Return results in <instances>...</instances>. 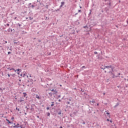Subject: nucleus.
I'll list each match as a JSON object with an SVG mask.
<instances>
[{
  "label": "nucleus",
  "instance_id": "nucleus-24",
  "mask_svg": "<svg viewBox=\"0 0 128 128\" xmlns=\"http://www.w3.org/2000/svg\"><path fill=\"white\" fill-rule=\"evenodd\" d=\"M46 110H50V108H49V107H48V108H46Z\"/></svg>",
  "mask_w": 128,
  "mask_h": 128
},
{
  "label": "nucleus",
  "instance_id": "nucleus-7",
  "mask_svg": "<svg viewBox=\"0 0 128 128\" xmlns=\"http://www.w3.org/2000/svg\"><path fill=\"white\" fill-rule=\"evenodd\" d=\"M23 94H24V98H26V96H27V94H26V92H24V93H23Z\"/></svg>",
  "mask_w": 128,
  "mask_h": 128
},
{
  "label": "nucleus",
  "instance_id": "nucleus-40",
  "mask_svg": "<svg viewBox=\"0 0 128 128\" xmlns=\"http://www.w3.org/2000/svg\"><path fill=\"white\" fill-rule=\"evenodd\" d=\"M118 75L120 74V73H118Z\"/></svg>",
  "mask_w": 128,
  "mask_h": 128
},
{
  "label": "nucleus",
  "instance_id": "nucleus-2",
  "mask_svg": "<svg viewBox=\"0 0 128 128\" xmlns=\"http://www.w3.org/2000/svg\"><path fill=\"white\" fill-rule=\"evenodd\" d=\"M34 82V80H32V78H28V82Z\"/></svg>",
  "mask_w": 128,
  "mask_h": 128
},
{
  "label": "nucleus",
  "instance_id": "nucleus-34",
  "mask_svg": "<svg viewBox=\"0 0 128 128\" xmlns=\"http://www.w3.org/2000/svg\"><path fill=\"white\" fill-rule=\"evenodd\" d=\"M2 76H4V72H2Z\"/></svg>",
  "mask_w": 128,
  "mask_h": 128
},
{
  "label": "nucleus",
  "instance_id": "nucleus-37",
  "mask_svg": "<svg viewBox=\"0 0 128 128\" xmlns=\"http://www.w3.org/2000/svg\"><path fill=\"white\" fill-rule=\"evenodd\" d=\"M37 118H40V116H38Z\"/></svg>",
  "mask_w": 128,
  "mask_h": 128
},
{
  "label": "nucleus",
  "instance_id": "nucleus-18",
  "mask_svg": "<svg viewBox=\"0 0 128 128\" xmlns=\"http://www.w3.org/2000/svg\"><path fill=\"white\" fill-rule=\"evenodd\" d=\"M50 92H54V89H50Z\"/></svg>",
  "mask_w": 128,
  "mask_h": 128
},
{
  "label": "nucleus",
  "instance_id": "nucleus-1",
  "mask_svg": "<svg viewBox=\"0 0 128 128\" xmlns=\"http://www.w3.org/2000/svg\"><path fill=\"white\" fill-rule=\"evenodd\" d=\"M28 74H26V72H24V74H23V76H22V74H20L21 76H23V78H28V76L27 75Z\"/></svg>",
  "mask_w": 128,
  "mask_h": 128
},
{
  "label": "nucleus",
  "instance_id": "nucleus-14",
  "mask_svg": "<svg viewBox=\"0 0 128 128\" xmlns=\"http://www.w3.org/2000/svg\"><path fill=\"white\" fill-rule=\"evenodd\" d=\"M52 104H51V106H54V102H52Z\"/></svg>",
  "mask_w": 128,
  "mask_h": 128
},
{
  "label": "nucleus",
  "instance_id": "nucleus-10",
  "mask_svg": "<svg viewBox=\"0 0 128 128\" xmlns=\"http://www.w3.org/2000/svg\"><path fill=\"white\" fill-rule=\"evenodd\" d=\"M118 76H116V74H113V78H118Z\"/></svg>",
  "mask_w": 128,
  "mask_h": 128
},
{
  "label": "nucleus",
  "instance_id": "nucleus-41",
  "mask_svg": "<svg viewBox=\"0 0 128 128\" xmlns=\"http://www.w3.org/2000/svg\"><path fill=\"white\" fill-rule=\"evenodd\" d=\"M106 114H108V112H107Z\"/></svg>",
  "mask_w": 128,
  "mask_h": 128
},
{
  "label": "nucleus",
  "instance_id": "nucleus-39",
  "mask_svg": "<svg viewBox=\"0 0 128 128\" xmlns=\"http://www.w3.org/2000/svg\"><path fill=\"white\" fill-rule=\"evenodd\" d=\"M107 120H108V122L110 120L108 119Z\"/></svg>",
  "mask_w": 128,
  "mask_h": 128
},
{
  "label": "nucleus",
  "instance_id": "nucleus-38",
  "mask_svg": "<svg viewBox=\"0 0 128 128\" xmlns=\"http://www.w3.org/2000/svg\"><path fill=\"white\" fill-rule=\"evenodd\" d=\"M68 104H70V102H68Z\"/></svg>",
  "mask_w": 128,
  "mask_h": 128
},
{
  "label": "nucleus",
  "instance_id": "nucleus-45",
  "mask_svg": "<svg viewBox=\"0 0 128 128\" xmlns=\"http://www.w3.org/2000/svg\"><path fill=\"white\" fill-rule=\"evenodd\" d=\"M59 102H60V100H59Z\"/></svg>",
  "mask_w": 128,
  "mask_h": 128
},
{
  "label": "nucleus",
  "instance_id": "nucleus-36",
  "mask_svg": "<svg viewBox=\"0 0 128 128\" xmlns=\"http://www.w3.org/2000/svg\"><path fill=\"white\" fill-rule=\"evenodd\" d=\"M5 43H6V44H8V42L6 41V42H5Z\"/></svg>",
  "mask_w": 128,
  "mask_h": 128
},
{
  "label": "nucleus",
  "instance_id": "nucleus-6",
  "mask_svg": "<svg viewBox=\"0 0 128 128\" xmlns=\"http://www.w3.org/2000/svg\"><path fill=\"white\" fill-rule=\"evenodd\" d=\"M6 120L8 122V124H12V122H10V120H8V119H6Z\"/></svg>",
  "mask_w": 128,
  "mask_h": 128
},
{
  "label": "nucleus",
  "instance_id": "nucleus-17",
  "mask_svg": "<svg viewBox=\"0 0 128 128\" xmlns=\"http://www.w3.org/2000/svg\"><path fill=\"white\" fill-rule=\"evenodd\" d=\"M24 102V100L21 99V100H20V102Z\"/></svg>",
  "mask_w": 128,
  "mask_h": 128
},
{
  "label": "nucleus",
  "instance_id": "nucleus-47",
  "mask_svg": "<svg viewBox=\"0 0 128 128\" xmlns=\"http://www.w3.org/2000/svg\"><path fill=\"white\" fill-rule=\"evenodd\" d=\"M127 81L128 82V78L127 79Z\"/></svg>",
  "mask_w": 128,
  "mask_h": 128
},
{
  "label": "nucleus",
  "instance_id": "nucleus-20",
  "mask_svg": "<svg viewBox=\"0 0 128 128\" xmlns=\"http://www.w3.org/2000/svg\"><path fill=\"white\" fill-rule=\"evenodd\" d=\"M16 110H18V112H20V108H16Z\"/></svg>",
  "mask_w": 128,
  "mask_h": 128
},
{
  "label": "nucleus",
  "instance_id": "nucleus-21",
  "mask_svg": "<svg viewBox=\"0 0 128 128\" xmlns=\"http://www.w3.org/2000/svg\"><path fill=\"white\" fill-rule=\"evenodd\" d=\"M11 76H16V74H11Z\"/></svg>",
  "mask_w": 128,
  "mask_h": 128
},
{
  "label": "nucleus",
  "instance_id": "nucleus-19",
  "mask_svg": "<svg viewBox=\"0 0 128 128\" xmlns=\"http://www.w3.org/2000/svg\"><path fill=\"white\" fill-rule=\"evenodd\" d=\"M14 118L12 117L11 120H12V122H14Z\"/></svg>",
  "mask_w": 128,
  "mask_h": 128
},
{
  "label": "nucleus",
  "instance_id": "nucleus-13",
  "mask_svg": "<svg viewBox=\"0 0 128 128\" xmlns=\"http://www.w3.org/2000/svg\"><path fill=\"white\" fill-rule=\"evenodd\" d=\"M48 94H49L50 96H52V93L50 92V93H48Z\"/></svg>",
  "mask_w": 128,
  "mask_h": 128
},
{
  "label": "nucleus",
  "instance_id": "nucleus-12",
  "mask_svg": "<svg viewBox=\"0 0 128 128\" xmlns=\"http://www.w3.org/2000/svg\"><path fill=\"white\" fill-rule=\"evenodd\" d=\"M46 114L48 116H50V112H47Z\"/></svg>",
  "mask_w": 128,
  "mask_h": 128
},
{
  "label": "nucleus",
  "instance_id": "nucleus-49",
  "mask_svg": "<svg viewBox=\"0 0 128 128\" xmlns=\"http://www.w3.org/2000/svg\"><path fill=\"white\" fill-rule=\"evenodd\" d=\"M104 94H106L104 93Z\"/></svg>",
  "mask_w": 128,
  "mask_h": 128
},
{
  "label": "nucleus",
  "instance_id": "nucleus-31",
  "mask_svg": "<svg viewBox=\"0 0 128 128\" xmlns=\"http://www.w3.org/2000/svg\"><path fill=\"white\" fill-rule=\"evenodd\" d=\"M13 70H14V72H16V70H15L14 69Z\"/></svg>",
  "mask_w": 128,
  "mask_h": 128
},
{
  "label": "nucleus",
  "instance_id": "nucleus-42",
  "mask_svg": "<svg viewBox=\"0 0 128 128\" xmlns=\"http://www.w3.org/2000/svg\"><path fill=\"white\" fill-rule=\"evenodd\" d=\"M60 128H62V126H60Z\"/></svg>",
  "mask_w": 128,
  "mask_h": 128
},
{
  "label": "nucleus",
  "instance_id": "nucleus-16",
  "mask_svg": "<svg viewBox=\"0 0 128 128\" xmlns=\"http://www.w3.org/2000/svg\"><path fill=\"white\" fill-rule=\"evenodd\" d=\"M36 98H38V100H40V98L38 96L36 95Z\"/></svg>",
  "mask_w": 128,
  "mask_h": 128
},
{
  "label": "nucleus",
  "instance_id": "nucleus-29",
  "mask_svg": "<svg viewBox=\"0 0 128 128\" xmlns=\"http://www.w3.org/2000/svg\"><path fill=\"white\" fill-rule=\"evenodd\" d=\"M12 54L10 52H8V54Z\"/></svg>",
  "mask_w": 128,
  "mask_h": 128
},
{
  "label": "nucleus",
  "instance_id": "nucleus-22",
  "mask_svg": "<svg viewBox=\"0 0 128 128\" xmlns=\"http://www.w3.org/2000/svg\"><path fill=\"white\" fill-rule=\"evenodd\" d=\"M94 54H98V52H94Z\"/></svg>",
  "mask_w": 128,
  "mask_h": 128
},
{
  "label": "nucleus",
  "instance_id": "nucleus-4",
  "mask_svg": "<svg viewBox=\"0 0 128 128\" xmlns=\"http://www.w3.org/2000/svg\"><path fill=\"white\" fill-rule=\"evenodd\" d=\"M13 128H20V124H18L14 126Z\"/></svg>",
  "mask_w": 128,
  "mask_h": 128
},
{
  "label": "nucleus",
  "instance_id": "nucleus-23",
  "mask_svg": "<svg viewBox=\"0 0 128 128\" xmlns=\"http://www.w3.org/2000/svg\"><path fill=\"white\" fill-rule=\"evenodd\" d=\"M29 76H30V78H32V74H28Z\"/></svg>",
  "mask_w": 128,
  "mask_h": 128
},
{
  "label": "nucleus",
  "instance_id": "nucleus-11",
  "mask_svg": "<svg viewBox=\"0 0 128 128\" xmlns=\"http://www.w3.org/2000/svg\"><path fill=\"white\" fill-rule=\"evenodd\" d=\"M64 2H61L60 8H62V6H64Z\"/></svg>",
  "mask_w": 128,
  "mask_h": 128
},
{
  "label": "nucleus",
  "instance_id": "nucleus-3",
  "mask_svg": "<svg viewBox=\"0 0 128 128\" xmlns=\"http://www.w3.org/2000/svg\"><path fill=\"white\" fill-rule=\"evenodd\" d=\"M58 94V90H54L53 94Z\"/></svg>",
  "mask_w": 128,
  "mask_h": 128
},
{
  "label": "nucleus",
  "instance_id": "nucleus-35",
  "mask_svg": "<svg viewBox=\"0 0 128 128\" xmlns=\"http://www.w3.org/2000/svg\"><path fill=\"white\" fill-rule=\"evenodd\" d=\"M110 122H112V120H110Z\"/></svg>",
  "mask_w": 128,
  "mask_h": 128
},
{
  "label": "nucleus",
  "instance_id": "nucleus-9",
  "mask_svg": "<svg viewBox=\"0 0 128 128\" xmlns=\"http://www.w3.org/2000/svg\"><path fill=\"white\" fill-rule=\"evenodd\" d=\"M90 102H92V104H94L95 102H94V100H92V101H90Z\"/></svg>",
  "mask_w": 128,
  "mask_h": 128
},
{
  "label": "nucleus",
  "instance_id": "nucleus-32",
  "mask_svg": "<svg viewBox=\"0 0 128 128\" xmlns=\"http://www.w3.org/2000/svg\"><path fill=\"white\" fill-rule=\"evenodd\" d=\"M62 114L60 112H58V114Z\"/></svg>",
  "mask_w": 128,
  "mask_h": 128
},
{
  "label": "nucleus",
  "instance_id": "nucleus-27",
  "mask_svg": "<svg viewBox=\"0 0 128 128\" xmlns=\"http://www.w3.org/2000/svg\"><path fill=\"white\" fill-rule=\"evenodd\" d=\"M106 68H110V66H106Z\"/></svg>",
  "mask_w": 128,
  "mask_h": 128
},
{
  "label": "nucleus",
  "instance_id": "nucleus-8",
  "mask_svg": "<svg viewBox=\"0 0 128 128\" xmlns=\"http://www.w3.org/2000/svg\"><path fill=\"white\" fill-rule=\"evenodd\" d=\"M8 70H14V68H8Z\"/></svg>",
  "mask_w": 128,
  "mask_h": 128
},
{
  "label": "nucleus",
  "instance_id": "nucleus-25",
  "mask_svg": "<svg viewBox=\"0 0 128 128\" xmlns=\"http://www.w3.org/2000/svg\"><path fill=\"white\" fill-rule=\"evenodd\" d=\"M16 72H20V69L16 70Z\"/></svg>",
  "mask_w": 128,
  "mask_h": 128
},
{
  "label": "nucleus",
  "instance_id": "nucleus-26",
  "mask_svg": "<svg viewBox=\"0 0 128 128\" xmlns=\"http://www.w3.org/2000/svg\"><path fill=\"white\" fill-rule=\"evenodd\" d=\"M8 78H10V74H8Z\"/></svg>",
  "mask_w": 128,
  "mask_h": 128
},
{
  "label": "nucleus",
  "instance_id": "nucleus-48",
  "mask_svg": "<svg viewBox=\"0 0 128 128\" xmlns=\"http://www.w3.org/2000/svg\"><path fill=\"white\" fill-rule=\"evenodd\" d=\"M60 86H62V85H60Z\"/></svg>",
  "mask_w": 128,
  "mask_h": 128
},
{
  "label": "nucleus",
  "instance_id": "nucleus-28",
  "mask_svg": "<svg viewBox=\"0 0 128 128\" xmlns=\"http://www.w3.org/2000/svg\"><path fill=\"white\" fill-rule=\"evenodd\" d=\"M86 68V66H82V68Z\"/></svg>",
  "mask_w": 128,
  "mask_h": 128
},
{
  "label": "nucleus",
  "instance_id": "nucleus-30",
  "mask_svg": "<svg viewBox=\"0 0 128 128\" xmlns=\"http://www.w3.org/2000/svg\"><path fill=\"white\" fill-rule=\"evenodd\" d=\"M32 8H34V6L32 5Z\"/></svg>",
  "mask_w": 128,
  "mask_h": 128
},
{
  "label": "nucleus",
  "instance_id": "nucleus-44",
  "mask_svg": "<svg viewBox=\"0 0 128 128\" xmlns=\"http://www.w3.org/2000/svg\"><path fill=\"white\" fill-rule=\"evenodd\" d=\"M26 2V0H24Z\"/></svg>",
  "mask_w": 128,
  "mask_h": 128
},
{
  "label": "nucleus",
  "instance_id": "nucleus-15",
  "mask_svg": "<svg viewBox=\"0 0 128 128\" xmlns=\"http://www.w3.org/2000/svg\"><path fill=\"white\" fill-rule=\"evenodd\" d=\"M0 91L2 92H4V90H2V88H0Z\"/></svg>",
  "mask_w": 128,
  "mask_h": 128
},
{
  "label": "nucleus",
  "instance_id": "nucleus-43",
  "mask_svg": "<svg viewBox=\"0 0 128 128\" xmlns=\"http://www.w3.org/2000/svg\"><path fill=\"white\" fill-rule=\"evenodd\" d=\"M18 74H20V72H18Z\"/></svg>",
  "mask_w": 128,
  "mask_h": 128
},
{
  "label": "nucleus",
  "instance_id": "nucleus-33",
  "mask_svg": "<svg viewBox=\"0 0 128 128\" xmlns=\"http://www.w3.org/2000/svg\"><path fill=\"white\" fill-rule=\"evenodd\" d=\"M81 10H78V12H80Z\"/></svg>",
  "mask_w": 128,
  "mask_h": 128
},
{
  "label": "nucleus",
  "instance_id": "nucleus-46",
  "mask_svg": "<svg viewBox=\"0 0 128 128\" xmlns=\"http://www.w3.org/2000/svg\"><path fill=\"white\" fill-rule=\"evenodd\" d=\"M97 106H98V104H97Z\"/></svg>",
  "mask_w": 128,
  "mask_h": 128
},
{
  "label": "nucleus",
  "instance_id": "nucleus-5",
  "mask_svg": "<svg viewBox=\"0 0 128 128\" xmlns=\"http://www.w3.org/2000/svg\"><path fill=\"white\" fill-rule=\"evenodd\" d=\"M34 104H32V108H31V110H34V108H34Z\"/></svg>",
  "mask_w": 128,
  "mask_h": 128
}]
</instances>
